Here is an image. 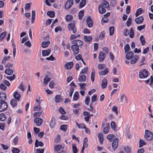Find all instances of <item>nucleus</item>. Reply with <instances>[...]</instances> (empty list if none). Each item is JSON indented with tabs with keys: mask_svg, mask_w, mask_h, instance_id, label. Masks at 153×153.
<instances>
[{
	"mask_svg": "<svg viewBox=\"0 0 153 153\" xmlns=\"http://www.w3.org/2000/svg\"><path fill=\"white\" fill-rule=\"evenodd\" d=\"M7 108V104L6 102H0V111H3Z\"/></svg>",
	"mask_w": 153,
	"mask_h": 153,
	"instance_id": "20e7f679",
	"label": "nucleus"
},
{
	"mask_svg": "<svg viewBox=\"0 0 153 153\" xmlns=\"http://www.w3.org/2000/svg\"><path fill=\"white\" fill-rule=\"evenodd\" d=\"M79 47L75 45H73L71 46V48L74 51V55H76L79 53Z\"/></svg>",
	"mask_w": 153,
	"mask_h": 153,
	"instance_id": "39448f33",
	"label": "nucleus"
},
{
	"mask_svg": "<svg viewBox=\"0 0 153 153\" xmlns=\"http://www.w3.org/2000/svg\"><path fill=\"white\" fill-rule=\"evenodd\" d=\"M134 53L133 52L130 51L126 53V58L127 59H130L133 57Z\"/></svg>",
	"mask_w": 153,
	"mask_h": 153,
	"instance_id": "6ab92c4d",
	"label": "nucleus"
},
{
	"mask_svg": "<svg viewBox=\"0 0 153 153\" xmlns=\"http://www.w3.org/2000/svg\"><path fill=\"white\" fill-rule=\"evenodd\" d=\"M60 119L62 120H67L68 119V117L66 115H62L61 116L59 117Z\"/></svg>",
	"mask_w": 153,
	"mask_h": 153,
	"instance_id": "0e129e2a",
	"label": "nucleus"
},
{
	"mask_svg": "<svg viewBox=\"0 0 153 153\" xmlns=\"http://www.w3.org/2000/svg\"><path fill=\"white\" fill-rule=\"evenodd\" d=\"M4 72L8 75H10L13 73V71L10 69H7L5 70Z\"/></svg>",
	"mask_w": 153,
	"mask_h": 153,
	"instance_id": "7c9ffc66",
	"label": "nucleus"
},
{
	"mask_svg": "<svg viewBox=\"0 0 153 153\" xmlns=\"http://www.w3.org/2000/svg\"><path fill=\"white\" fill-rule=\"evenodd\" d=\"M90 100V97L89 96H87L86 98H85V104L86 105H88L89 102Z\"/></svg>",
	"mask_w": 153,
	"mask_h": 153,
	"instance_id": "e2e57ef3",
	"label": "nucleus"
},
{
	"mask_svg": "<svg viewBox=\"0 0 153 153\" xmlns=\"http://www.w3.org/2000/svg\"><path fill=\"white\" fill-rule=\"evenodd\" d=\"M6 119L5 114L3 113L0 114V120L1 121H4Z\"/></svg>",
	"mask_w": 153,
	"mask_h": 153,
	"instance_id": "6e6d98bb",
	"label": "nucleus"
},
{
	"mask_svg": "<svg viewBox=\"0 0 153 153\" xmlns=\"http://www.w3.org/2000/svg\"><path fill=\"white\" fill-rule=\"evenodd\" d=\"M73 0H68L66 2L65 7L66 9H70L73 4Z\"/></svg>",
	"mask_w": 153,
	"mask_h": 153,
	"instance_id": "0eeeda50",
	"label": "nucleus"
},
{
	"mask_svg": "<svg viewBox=\"0 0 153 153\" xmlns=\"http://www.w3.org/2000/svg\"><path fill=\"white\" fill-rule=\"evenodd\" d=\"M123 34L125 36H128L129 34V31L127 29H125L124 30Z\"/></svg>",
	"mask_w": 153,
	"mask_h": 153,
	"instance_id": "680f3d73",
	"label": "nucleus"
},
{
	"mask_svg": "<svg viewBox=\"0 0 153 153\" xmlns=\"http://www.w3.org/2000/svg\"><path fill=\"white\" fill-rule=\"evenodd\" d=\"M124 48L125 51V53H126L127 52L129 51L130 49V47L128 44L126 45L124 47Z\"/></svg>",
	"mask_w": 153,
	"mask_h": 153,
	"instance_id": "a18cd8bd",
	"label": "nucleus"
},
{
	"mask_svg": "<svg viewBox=\"0 0 153 153\" xmlns=\"http://www.w3.org/2000/svg\"><path fill=\"white\" fill-rule=\"evenodd\" d=\"M72 42L74 45H76L79 47H81L83 45V42L80 40H74Z\"/></svg>",
	"mask_w": 153,
	"mask_h": 153,
	"instance_id": "6e6552de",
	"label": "nucleus"
},
{
	"mask_svg": "<svg viewBox=\"0 0 153 153\" xmlns=\"http://www.w3.org/2000/svg\"><path fill=\"white\" fill-rule=\"evenodd\" d=\"M55 125V119L52 117L50 123V126L51 128H53Z\"/></svg>",
	"mask_w": 153,
	"mask_h": 153,
	"instance_id": "4be33fe9",
	"label": "nucleus"
},
{
	"mask_svg": "<svg viewBox=\"0 0 153 153\" xmlns=\"http://www.w3.org/2000/svg\"><path fill=\"white\" fill-rule=\"evenodd\" d=\"M65 19L66 21H70L73 19V16L71 15H67L66 16Z\"/></svg>",
	"mask_w": 153,
	"mask_h": 153,
	"instance_id": "8fccbe9b",
	"label": "nucleus"
},
{
	"mask_svg": "<svg viewBox=\"0 0 153 153\" xmlns=\"http://www.w3.org/2000/svg\"><path fill=\"white\" fill-rule=\"evenodd\" d=\"M55 101L56 102H58L61 101L60 97L59 95H57L56 96L55 98Z\"/></svg>",
	"mask_w": 153,
	"mask_h": 153,
	"instance_id": "5fc2aeb1",
	"label": "nucleus"
},
{
	"mask_svg": "<svg viewBox=\"0 0 153 153\" xmlns=\"http://www.w3.org/2000/svg\"><path fill=\"white\" fill-rule=\"evenodd\" d=\"M129 32H130L129 36L131 38H132L134 36V32L133 29L132 28H131L130 29Z\"/></svg>",
	"mask_w": 153,
	"mask_h": 153,
	"instance_id": "de8ad7c7",
	"label": "nucleus"
},
{
	"mask_svg": "<svg viewBox=\"0 0 153 153\" xmlns=\"http://www.w3.org/2000/svg\"><path fill=\"white\" fill-rule=\"evenodd\" d=\"M111 128L114 130H115L116 127V124L114 122H112L111 123Z\"/></svg>",
	"mask_w": 153,
	"mask_h": 153,
	"instance_id": "338daca9",
	"label": "nucleus"
},
{
	"mask_svg": "<svg viewBox=\"0 0 153 153\" xmlns=\"http://www.w3.org/2000/svg\"><path fill=\"white\" fill-rule=\"evenodd\" d=\"M47 14L51 17H53L55 15L53 11H48Z\"/></svg>",
	"mask_w": 153,
	"mask_h": 153,
	"instance_id": "4c0bfd02",
	"label": "nucleus"
},
{
	"mask_svg": "<svg viewBox=\"0 0 153 153\" xmlns=\"http://www.w3.org/2000/svg\"><path fill=\"white\" fill-rule=\"evenodd\" d=\"M143 11V10L142 8L139 9L136 13V16H137L140 14L142 13Z\"/></svg>",
	"mask_w": 153,
	"mask_h": 153,
	"instance_id": "864d4df0",
	"label": "nucleus"
},
{
	"mask_svg": "<svg viewBox=\"0 0 153 153\" xmlns=\"http://www.w3.org/2000/svg\"><path fill=\"white\" fill-rule=\"evenodd\" d=\"M100 5L102 7H103L107 8L109 7V5L108 2L105 0H102L101 1V4Z\"/></svg>",
	"mask_w": 153,
	"mask_h": 153,
	"instance_id": "dca6fc26",
	"label": "nucleus"
},
{
	"mask_svg": "<svg viewBox=\"0 0 153 153\" xmlns=\"http://www.w3.org/2000/svg\"><path fill=\"white\" fill-rule=\"evenodd\" d=\"M84 38L85 41L88 42L91 41L92 40V38L91 36H84Z\"/></svg>",
	"mask_w": 153,
	"mask_h": 153,
	"instance_id": "ea45409f",
	"label": "nucleus"
},
{
	"mask_svg": "<svg viewBox=\"0 0 153 153\" xmlns=\"http://www.w3.org/2000/svg\"><path fill=\"white\" fill-rule=\"evenodd\" d=\"M114 137V135L113 134H110L107 136V138L111 142L112 141Z\"/></svg>",
	"mask_w": 153,
	"mask_h": 153,
	"instance_id": "49530a36",
	"label": "nucleus"
},
{
	"mask_svg": "<svg viewBox=\"0 0 153 153\" xmlns=\"http://www.w3.org/2000/svg\"><path fill=\"white\" fill-rule=\"evenodd\" d=\"M51 78L49 77L48 76H46L44 79L43 82V85H46L48 82L50 81Z\"/></svg>",
	"mask_w": 153,
	"mask_h": 153,
	"instance_id": "aec40b11",
	"label": "nucleus"
},
{
	"mask_svg": "<svg viewBox=\"0 0 153 153\" xmlns=\"http://www.w3.org/2000/svg\"><path fill=\"white\" fill-rule=\"evenodd\" d=\"M95 71L94 70H93L91 72V79L92 82H94L95 79Z\"/></svg>",
	"mask_w": 153,
	"mask_h": 153,
	"instance_id": "e433bc0d",
	"label": "nucleus"
},
{
	"mask_svg": "<svg viewBox=\"0 0 153 153\" xmlns=\"http://www.w3.org/2000/svg\"><path fill=\"white\" fill-rule=\"evenodd\" d=\"M86 79V76L84 75H80L79 77L78 80L80 82L85 81Z\"/></svg>",
	"mask_w": 153,
	"mask_h": 153,
	"instance_id": "cd10ccee",
	"label": "nucleus"
},
{
	"mask_svg": "<svg viewBox=\"0 0 153 153\" xmlns=\"http://www.w3.org/2000/svg\"><path fill=\"white\" fill-rule=\"evenodd\" d=\"M10 59V56H5L3 58V60L2 61V64H4L5 62V61L7 60H9Z\"/></svg>",
	"mask_w": 153,
	"mask_h": 153,
	"instance_id": "13d9d810",
	"label": "nucleus"
},
{
	"mask_svg": "<svg viewBox=\"0 0 153 153\" xmlns=\"http://www.w3.org/2000/svg\"><path fill=\"white\" fill-rule=\"evenodd\" d=\"M109 34L111 36L114 33V27H111L109 28Z\"/></svg>",
	"mask_w": 153,
	"mask_h": 153,
	"instance_id": "09e8293b",
	"label": "nucleus"
},
{
	"mask_svg": "<svg viewBox=\"0 0 153 153\" xmlns=\"http://www.w3.org/2000/svg\"><path fill=\"white\" fill-rule=\"evenodd\" d=\"M106 57L105 54H104L102 51H101L99 53L98 56V59L100 62H102L104 60Z\"/></svg>",
	"mask_w": 153,
	"mask_h": 153,
	"instance_id": "1a4fd4ad",
	"label": "nucleus"
},
{
	"mask_svg": "<svg viewBox=\"0 0 153 153\" xmlns=\"http://www.w3.org/2000/svg\"><path fill=\"white\" fill-rule=\"evenodd\" d=\"M148 74V72L146 69H143L140 71L139 76L140 78L144 79L147 77Z\"/></svg>",
	"mask_w": 153,
	"mask_h": 153,
	"instance_id": "f03ea898",
	"label": "nucleus"
},
{
	"mask_svg": "<svg viewBox=\"0 0 153 153\" xmlns=\"http://www.w3.org/2000/svg\"><path fill=\"white\" fill-rule=\"evenodd\" d=\"M86 4V0H82L79 4V8L81 9Z\"/></svg>",
	"mask_w": 153,
	"mask_h": 153,
	"instance_id": "c85d7f7f",
	"label": "nucleus"
},
{
	"mask_svg": "<svg viewBox=\"0 0 153 153\" xmlns=\"http://www.w3.org/2000/svg\"><path fill=\"white\" fill-rule=\"evenodd\" d=\"M140 40L141 42V44L143 45H144L146 44V41L143 35H141L140 37Z\"/></svg>",
	"mask_w": 153,
	"mask_h": 153,
	"instance_id": "c9c22d12",
	"label": "nucleus"
},
{
	"mask_svg": "<svg viewBox=\"0 0 153 153\" xmlns=\"http://www.w3.org/2000/svg\"><path fill=\"white\" fill-rule=\"evenodd\" d=\"M62 147L61 145H57L54 146V149L56 151H59L61 149Z\"/></svg>",
	"mask_w": 153,
	"mask_h": 153,
	"instance_id": "052dcab7",
	"label": "nucleus"
},
{
	"mask_svg": "<svg viewBox=\"0 0 153 153\" xmlns=\"http://www.w3.org/2000/svg\"><path fill=\"white\" fill-rule=\"evenodd\" d=\"M7 34V32L4 31L2 32L0 35V41L2 40V39L5 37Z\"/></svg>",
	"mask_w": 153,
	"mask_h": 153,
	"instance_id": "a19ab883",
	"label": "nucleus"
},
{
	"mask_svg": "<svg viewBox=\"0 0 153 153\" xmlns=\"http://www.w3.org/2000/svg\"><path fill=\"white\" fill-rule=\"evenodd\" d=\"M72 149L73 153H77L78 152V150L75 144H72Z\"/></svg>",
	"mask_w": 153,
	"mask_h": 153,
	"instance_id": "72a5a7b5",
	"label": "nucleus"
},
{
	"mask_svg": "<svg viewBox=\"0 0 153 153\" xmlns=\"http://www.w3.org/2000/svg\"><path fill=\"white\" fill-rule=\"evenodd\" d=\"M42 114L41 111H37L35 112L33 114V116L34 117H39Z\"/></svg>",
	"mask_w": 153,
	"mask_h": 153,
	"instance_id": "79ce46f5",
	"label": "nucleus"
},
{
	"mask_svg": "<svg viewBox=\"0 0 153 153\" xmlns=\"http://www.w3.org/2000/svg\"><path fill=\"white\" fill-rule=\"evenodd\" d=\"M86 22L88 27H91L93 26V24L91 18L90 17H88L87 19Z\"/></svg>",
	"mask_w": 153,
	"mask_h": 153,
	"instance_id": "f3484780",
	"label": "nucleus"
},
{
	"mask_svg": "<svg viewBox=\"0 0 153 153\" xmlns=\"http://www.w3.org/2000/svg\"><path fill=\"white\" fill-rule=\"evenodd\" d=\"M13 153H19L20 152L19 149L17 148H13L12 150Z\"/></svg>",
	"mask_w": 153,
	"mask_h": 153,
	"instance_id": "774afa93",
	"label": "nucleus"
},
{
	"mask_svg": "<svg viewBox=\"0 0 153 153\" xmlns=\"http://www.w3.org/2000/svg\"><path fill=\"white\" fill-rule=\"evenodd\" d=\"M51 52L50 49L46 50H43L42 51V55L43 56H45L49 55Z\"/></svg>",
	"mask_w": 153,
	"mask_h": 153,
	"instance_id": "4468645a",
	"label": "nucleus"
},
{
	"mask_svg": "<svg viewBox=\"0 0 153 153\" xmlns=\"http://www.w3.org/2000/svg\"><path fill=\"white\" fill-rule=\"evenodd\" d=\"M107 81L106 79H104L102 81L101 87L102 88H105L107 85Z\"/></svg>",
	"mask_w": 153,
	"mask_h": 153,
	"instance_id": "5701e85b",
	"label": "nucleus"
},
{
	"mask_svg": "<svg viewBox=\"0 0 153 153\" xmlns=\"http://www.w3.org/2000/svg\"><path fill=\"white\" fill-rule=\"evenodd\" d=\"M76 126L79 128H84L86 127L84 123L78 124L77 122L76 123Z\"/></svg>",
	"mask_w": 153,
	"mask_h": 153,
	"instance_id": "f704fd0d",
	"label": "nucleus"
},
{
	"mask_svg": "<svg viewBox=\"0 0 153 153\" xmlns=\"http://www.w3.org/2000/svg\"><path fill=\"white\" fill-rule=\"evenodd\" d=\"M109 124L108 123H107L106 127L104 128L103 129V131L105 133L107 134L108 132L109 131Z\"/></svg>",
	"mask_w": 153,
	"mask_h": 153,
	"instance_id": "2f4dec72",
	"label": "nucleus"
},
{
	"mask_svg": "<svg viewBox=\"0 0 153 153\" xmlns=\"http://www.w3.org/2000/svg\"><path fill=\"white\" fill-rule=\"evenodd\" d=\"M98 137L100 141V143H102L103 141V135L101 133H99L98 135Z\"/></svg>",
	"mask_w": 153,
	"mask_h": 153,
	"instance_id": "473e14b6",
	"label": "nucleus"
},
{
	"mask_svg": "<svg viewBox=\"0 0 153 153\" xmlns=\"http://www.w3.org/2000/svg\"><path fill=\"white\" fill-rule=\"evenodd\" d=\"M6 98V95L5 93L2 92L0 93V102H5Z\"/></svg>",
	"mask_w": 153,
	"mask_h": 153,
	"instance_id": "9d476101",
	"label": "nucleus"
},
{
	"mask_svg": "<svg viewBox=\"0 0 153 153\" xmlns=\"http://www.w3.org/2000/svg\"><path fill=\"white\" fill-rule=\"evenodd\" d=\"M105 8L100 5L98 8V11L101 14H104L106 11Z\"/></svg>",
	"mask_w": 153,
	"mask_h": 153,
	"instance_id": "ddd939ff",
	"label": "nucleus"
},
{
	"mask_svg": "<svg viewBox=\"0 0 153 153\" xmlns=\"http://www.w3.org/2000/svg\"><path fill=\"white\" fill-rule=\"evenodd\" d=\"M127 102V97L124 94H122L121 96L120 102Z\"/></svg>",
	"mask_w": 153,
	"mask_h": 153,
	"instance_id": "bb28decb",
	"label": "nucleus"
},
{
	"mask_svg": "<svg viewBox=\"0 0 153 153\" xmlns=\"http://www.w3.org/2000/svg\"><path fill=\"white\" fill-rule=\"evenodd\" d=\"M17 101L16 99H12L10 101V104L13 107H15L17 105Z\"/></svg>",
	"mask_w": 153,
	"mask_h": 153,
	"instance_id": "a878e982",
	"label": "nucleus"
},
{
	"mask_svg": "<svg viewBox=\"0 0 153 153\" xmlns=\"http://www.w3.org/2000/svg\"><path fill=\"white\" fill-rule=\"evenodd\" d=\"M144 19L142 16H140L135 19V22L137 24H140L143 21Z\"/></svg>",
	"mask_w": 153,
	"mask_h": 153,
	"instance_id": "2eb2a0df",
	"label": "nucleus"
},
{
	"mask_svg": "<svg viewBox=\"0 0 153 153\" xmlns=\"http://www.w3.org/2000/svg\"><path fill=\"white\" fill-rule=\"evenodd\" d=\"M108 72V69L107 68H106L105 69L102 71H100L99 72V74L100 75H105L107 74Z\"/></svg>",
	"mask_w": 153,
	"mask_h": 153,
	"instance_id": "b1692460",
	"label": "nucleus"
},
{
	"mask_svg": "<svg viewBox=\"0 0 153 153\" xmlns=\"http://www.w3.org/2000/svg\"><path fill=\"white\" fill-rule=\"evenodd\" d=\"M145 137L147 140H150L153 138V134L151 131L148 130L145 131Z\"/></svg>",
	"mask_w": 153,
	"mask_h": 153,
	"instance_id": "7ed1b4c3",
	"label": "nucleus"
},
{
	"mask_svg": "<svg viewBox=\"0 0 153 153\" xmlns=\"http://www.w3.org/2000/svg\"><path fill=\"white\" fill-rule=\"evenodd\" d=\"M84 11L81 10L79 12L78 16L79 18V19H82L83 16L84 15Z\"/></svg>",
	"mask_w": 153,
	"mask_h": 153,
	"instance_id": "37998d69",
	"label": "nucleus"
},
{
	"mask_svg": "<svg viewBox=\"0 0 153 153\" xmlns=\"http://www.w3.org/2000/svg\"><path fill=\"white\" fill-rule=\"evenodd\" d=\"M146 144V143L143 140H140L139 141V146L140 147H142Z\"/></svg>",
	"mask_w": 153,
	"mask_h": 153,
	"instance_id": "4d7b16f0",
	"label": "nucleus"
},
{
	"mask_svg": "<svg viewBox=\"0 0 153 153\" xmlns=\"http://www.w3.org/2000/svg\"><path fill=\"white\" fill-rule=\"evenodd\" d=\"M105 67V65L104 64H100L98 65V68L99 69L101 70L104 68Z\"/></svg>",
	"mask_w": 153,
	"mask_h": 153,
	"instance_id": "3c124183",
	"label": "nucleus"
},
{
	"mask_svg": "<svg viewBox=\"0 0 153 153\" xmlns=\"http://www.w3.org/2000/svg\"><path fill=\"white\" fill-rule=\"evenodd\" d=\"M35 145L36 147H37L39 146L42 147L43 146L44 144L42 141L39 142L38 140L36 139L35 142Z\"/></svg>",
	"mask_w": 153,
	"mask_h": 153,
	"instance_id": "393cba45",
	"label": "nucleus"
},
{
	"mask_svg": "<svg viewBox=\"0 0 153 153\" xmlns=\"http://www.w3.org/2000/svg\"><path fill=\"white\" fill-rule=\"evenodd\" d=\"M68 28L70 33L72 32L74 34L76 33V28L75 22H72L70 23L68 26Z\"/></svg>",
	"mask_w": 153,
	"mask_h": 153,
	"instance_id": "f257e3e1",
	"label": "nucleus"
},
{
	"mask_svg": "<svg viewBox=\"0 0 153 153\" xmlns=\"http://www.w3.org/2000/svg\"><path fill=\"white\" fill-rule=\"evenodd\" d=\"M73 65V63L72 62H71L65 64V67L67 69H70L71 68Z\"/></svg>",
	"mask_w": 153,
	"mask_h": 153,
	"instance_id": "412c9836",
	"label": "nucleus"
},
{
	"mask_svg": "<svg viewBox=\"0 0 153 153\" xmlns=\"http://www.w3.org/2000/svg\"><path fill=\"white\" fill-rule=\"evenodd\" d=\"M50 43V42L49 41L43 42L42 43V46L43 48H46L48 47Z\"/></svg>",
	"mask_w": 153,
	"mask_h": 153,
	"instance_id": "c756f323",
	"label": "nucleus"
},
{
	"mask_svg": "<svg viewBox=\"0 0 153 153\" xmlns=\"http://www.w3.org/2000/svg\"><path fill=\"white\" fill-rule=\"evenodd\" d=\"M79 94L78 92L77 91H76L74 95L73 99L75 100H77L79 98Z\"/></svg>",
	"mask_w": 153,
	"mask_h": 153,
	"instance_id": "603ef678",
	"label": "nucleus"
},
{
	"mask_svg": "<svg viewBox=\"0 0 153 153\" xmlns=\"http://www.w3.org/2000/svg\"><path fill=\"white\" fill-rule=\"evenodd\" d=\"M118 139L117 138L115 139L112 144V147L114 150H115L118 146Z\"/></svg>",
	"mask_w": 153,
	"mask_h": 153,
	"instance_id": "9b49d317",
	"label": "nucleus"
},
{
	"mask_svg": "<svg viewBox=\"0 0 153 153\" xmlns=\"http://www.w3.org/2000/svg\"><path fill=\"white\" fill-rule=\"evenodd\" d=\"M67 127V125H62L60 128V129L63 130L64 131H66Z\"/></svg>",
	"mask_w": 153,
	"mask_h": 153,
	"instance_id": "bf43d9fd",
	"label": "nucleus"
},
{
	"mask_svg": "<svg viewBox=\"0 0 153 153\" xmlns=\"http://www.w3.org/2000/svg\"><path fill=\"white\" fill-rule=\"evenodd\" d=\"M97 100V95L96 94H94L91 97V103H93V102L96 101Z\"/></svg>",
	"mask_w": 153,
	"mask_h": 153,
	"instance_id": "58836bf2",
	"label": "nucleus"
},
{
	"mask_svg": "<svg viewBox=\"0 0 153 153\" xmlns=\"http://www.w3.org/2000/svg\"><path fill=\"white\" fill-rule=\"evenodd\" d=\"M13 97L18 101L20 100L21 98V95L19 92L16 91L14 93Z\"/></svg>",
	"mask_w": 153,
	"mask_h": 153,
	"instance_id": "a211bd4d",
	"label": "nucleus"
},
{
	"mask_svg": "<svg viewBox=\"0 0 153 153\" xmlns=\"http://www.w3.org/2000/svg\"><path fill=\"white\" fill-rule=\"evenodd\" d=\"M105 33L104 31L102 32L100 35L99 39L101 40H102L105 36Z\"/></svg>",
	"mask_w": 153,
	"mask_h": 153,
	"instance_id": "c03bdc74",
	"label": "nucleus"
},
{
	"mask_svg": "<svg viewBox=\"0 0 153 153\" xmlns=\"http://www.w3.org/2000/svg\"><path fill=\"white\" fill-rule=\"evenodd\" d=\"M55 58L54 57H53L52 55H51L49 57L46 58V59L48 60H51L52 61H54L55 60Z\"/></svg>",
	"mask_w": 153,
	"mask_h": 153,
	"instance_id": "69168bd1",
	"label": "nucleus"
},
{
	"mask_svg": "<svg viewBox=\"0 0 153 153\" xmlns=\"http://www.w3.org/2000/svg\"><path fill=\"white\" fill-rule=\"evenodd\" d=\"M43 121V120L39 118H36L34 119V122L37 126H40Z\"/></svg>",
	"mask_w": 153,
	"mask_h": 153,
	"instance_id": "f8f14e48",
	"label": "nucleus"
},
{
	"mask_svg": "<svg viewBox=\"0 0 153 153\" xmlns=\"http://www.w3.org/2000/svg\"><path fill=\"white\" fill-rule=\"evenodd\" d=\"M139 59V56L137 55H135L131 58L130 61V63L131 64H135Z\"/></svg>",
	"mask_w": 153,
	"mask_h": 153,
	"instance_id": "423d86ee",
	"label": "nucleus"
}]
</instances>
